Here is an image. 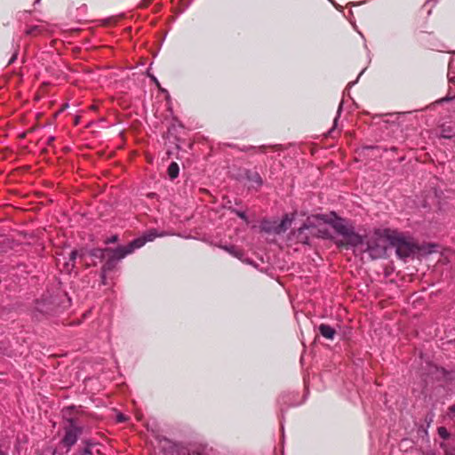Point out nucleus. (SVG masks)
Listing matches in <instances>:
<instances>
[{"label": "nucleus", "mask_w": 455, "mask_h": 455, "mask_svg": "<svg viewBox=\"0 0 455 455\" xmlns=\"http://www.w3.org/2000/svg\"><path fill=\"white\" fill-rule=\"evenodd\" d=\"M438 435H440V437H442L443 439L446 440L449 438L450 436V434L449 432L447 431V429L443 427H438Z\"/></svg>", "instance_id": "nucleus-16"}, {"label": "nucleus", "mask_w": 455, "mask_h": 455, "mask_svg": "<svg viewBox=\"0 0 455 455\" xmlns=\"http://www.w3.org/2000/svg\"><path fill=\"white\" fill-rule=\"evenodd\" d=\"M0 455H7L4 451H3L2 450H0Z\"/></svg>", "instance_id": "nucleus-26"}, {"label": "nucleus", "mask_w": 455, "mask_h": 455, "mask_svg": "<svg viewBox=\"0 0 455 455\" xmlns=\"http://www.w3.org/2000/svg\"><path fill=\"white\" fill-rule=\"evenodd\" d=\"M79 455H93V454H92V451H91L90 447H89V446H87V447H85V448L81 451V453H80Z\"/></svg>", "instance_id": "nucleus-19"}, {"label": "nucleus", "mask_w": 455, "mask_h": 455, "mask_svg": "<svg viewBox=\"0 0 455 455\" xmlns=\"http://www.w3.org/2000/svg\"><path fill=\"white\" fill-rule=\"evenodd\" d=\"M117 420H118L119 422H123V421H124V420H125V418H124V415H119V416L117 417Z\"/></svg>", "instance_id": "nucleus-24"}, {"label": "nucleus", "mask_w": 455, "mask_h": 455, "mask_svg": "<svg viewBox=\"0 0 455 455\" xmlns=\"http://www.w3.org/2000/svg\"><path fill=\"white\" fill-rule=\"evenodd\" d=\"M391 247L395 248L397 256L402 259L412 257L418 250L411 239L405 237L396 230H393Z\"/></svg>", "instance_id": "nucleus-7"}, {"label": "nucleus", "mask_w": 455, "mask_h": 455, "mask_svg": "<svg viewBox=\"0 0 455 455\" xmlns=\"http://www.w3.org/2000/svg\"><path fill=\"white\" fill-rule=\"evenodd\" d=\"M180 172V168L178 164L172 162L168 167V175L171 179H175L178 177Z\"/></svg>", "instance_id": "nucleus-14"}, {"label": "nucleus", "mask_w": 455, "mask_h": 455, "mask_svg": "<svg viewBox=\"0 0 455 455\" xmlns=\"http://www.w3.org/2000/svg\"><path fill=\"white\" fill-rule=\"evenodd\" d=\"M226 251H228L229 253L234 254L235 256H238V253L235 251V248L234 246L231 247H224Z\"/></svg>", "instance_id": "nucleus-20"}, {"label": "nucleus", "mask_w": 455, "mask_h": 455, "mask_svg": "<svg viewBox=\"0 0 455 455\" xmlns=\"http://www.w3.org/2000/svg\"><path fill=\"white\" fill-rule=\"evenodd\" d=\"M316 218L331 226L344 238L345 242L337 243L339 246L356 249L359 248V245L363 244V237L355 232V228L349 220L337 216L333 212L330 214L317 215Z\"/></svg>", "instance_id": "nucleus-2"}, {"label": "nucleus", "mask_w": 455, "mask_h": 455, "mask_svg": "<svg viewBox=\"0 0 455 455\" xmlns=\"http://www.w3.org/2000/svg\"><path fill=\"white\" fill-rule=\"evenodd\" d=\"M42 28L39 26H34L28 28L26 33L27 35H34L36 32H41Z\"/></svg>", "instance_id": "nucleus-17"}, {"label": "nucleus", "mask_w": 455, "mask_h": 455, "mask_svg": "<svg viewBox=\"0 0 455 455\" xmlns=\"http://www.w3.org/2000/svg\"><path fill=\"white\" fill-rule=\"evenodd\" d=\"M448 416L451 418V420L455 422V404L449 408Z\"/></svg>", "instance_id": "nucleus-18"}, {"label": "nucleus", "mask_w": 455, "mask_h": 455, "mask_svg": "<svg viewBox=\"0 0 455 455\" xmlns=\"http://www.w3.org/2000/svg\"><path fill=\"white\" fill-rule=\"evenodd\" d=\"M117 241V236L116 235H113L112 237L108 238L107 243H115Z\"/></svg>", "instance_id": "nucleus-22"}, {"label": "nucleus", "mask_w": 455, "mask_h": 455, "mask_svg": "<svg viewBox=\"0 0 455 455\" xmlns=\"http://www.w3.org/2000/svg\"><path fill=\"white\" fill-rule=\"evenodd\" d=\"M40 2V0H36L35 4H38Z\"/></svg>", "instance_id": "nucleus-27"}, {"label": "nucleus", "mask_w": 455, "mask_h": 455, "mask_svg": "<svg viewBox=\"0 0 455 455\" xmlns=\"http://www.w3.org/2000/svg\"><path fill=\"white\" fill-rule=\"evenodd\" d=\"M248 179L251 181L256 183L258 186H260L262 184V179L257 172H253L251 175H248Z\"/></svg>", "instance_id": "nucleus-15"}, {"label": "nucleus", "mask_w": 455, "mask_h": 455, "mask_svg": "<svg viewBox=\"0 0 455 455\" xmlns=\"http://www.w3.org/2000/svg\"><path fill=\"white\" fill-rule=\"evenodd\" d=\"M77 251H72L69 254V260L68 262H65L64 264V270L67 272H70L74 267H75V259L76 258Z\"/></svg>", "instance_id": "nucleus-12"}, {"label": "nucleus", "mask_w": 455, "mask_h": 455, "mask_svg": "<svg viewBox=\"0 0 455 455\" xmlns=\"http://www.w3.org/2000/svg\"><path fill=\"white\" fill-rule=\"evenodd\" d=\"M341 108H342V105H341V104H339V109H338V115H337V116H336V117H335V119H334V124H336V123H337V121H338V118H339V113H340V111H341Z\"/></svg>", "instance_id": "nucleus-21"}, {"label": "nucleus", "mask_w": 455, "mask_h": 455, "mask_svg": "<svg viewBox=\"0 0 455 455\" xmlns=\"http://www.w3.org/2000/svg\"><path fill=\"white\" fill-rule=\"evenodd\" d=\"M320 334L327 339H333L336 334V331L331 326L322 323L318 327Z\"/></svg>", "instance_id": "nucleus-11"}, {"label": "nucleus", "mask_w": 455, "mask_h": 455, "mask_svg": "<svg viewBox=\"0 0 455 455\" xmlns=\"http://www.w3.org/2000/svg\"><path fill=\"white\" fill-rule=\"evenodd\" d=\"M237 215H238L241 219H243V220H245V219H246V214H245V212H237Z\"/></svg>", "instance_id": "nucleus-23"}, {"label": "nucleus", "mask_w": 455, "mask_h": 455, "mask_svg": "<svg viewBox=\"0 0 455 455\" xmlns=\"http://www.w3.org/2000/svg\"><path fill=\"white\" fill-rule=\"evenodd\" d=\"M17 57V54L15 53L12 58L11 60H9V64L12 63L14 61V60L16 59Z\"/></svg>", "instance_id": "nucleus-25"}, {"label": "nucleus", "mask_w": 455, "mask_h": 455, "mask_svg": "<svg viewBox=\"0 0 455 455\" xmlns=\"http://www.w3.org/2000/svg\"><path fill=\"white\" fill-rule=\"evenodd\" d=\"M314 227V224L311 222L310 219H307V220L297 230V238L301 243H307V236H304V231L307 230Z\"/></svg>", "instance_id": "nucleus-10"}, {"label": "nucleus", "mask_w": 455, "mask_h": 455, "mask_svg": "<svg viewBox=\"0 0 455 455\" xmlns=\"http://www.w3.org/2000/svg\"><path fill=\"white\" fill-rule=\"evenodd\" d=\"M162 235V234H157L155 229H151L142 237L132 241L127 246H119L116 249L96 250L93 255L106 259L102 267V279H105L106 273L113 269L120 259L132 253L135 249L142 247L146 242L153 241L156 237Z\"/></svg>", "instance_id": "nucleus-1"}, {"label": "nucleus", "mask_w": 455, "mask_h": 455, "mask_svg": "<svg viewBox=\"0 0 455 455\" xmlns=\"http://www.w3.org/2000/svg\"><path fill=\"white\" fill-rule=\"evenodd\" d=\"M392 234L393 229H375L363 238V244L359 245V247H362L360 251L368 252L372 259L384 258L387 248L391 246Z\"/></svg>", "instance_id": "nucleus-6"}, {"label": "nucleus", "mask_w": 455, "mask_h": 455, "mask_svg": "<svg viewBox=\"0 0 455 455\" xmlns=\"http://www.w3.org/2000/svg\"><path fill=\"white\" fill-rule=\"evenodd\" d=\"M63 429L64 435L61 439V443L68 450H70L71 447L76 443L79 436L82 435L83 427L78 426L74 419H69Z\"/></svg>", "instance_id": "nucleus-8"}, {"label": "nucleus", "mask_w": 455, "mask_h": 455, "mask_svg": "<svg viewBox=\"0 0 455 455\" xmlns=\"http://www.w3.org/2000/svg\"><path fill=\"white\" fill-rule=\"evenodd\" d=\"M275 225L276 222H271L269 220H263L261 222V229L267 233H275Z\"/></svg>", "instance_id": "nucleus-13"}, {"label": "nucleus", "mask_w": 455, "mask_h": 455, "mask_svg": "<svg viewBox=\"0 0 455 455\" xmlns=\"http://www.w3.org/2000/svg\"><path fill=\"white\" fill-rule=\"evenodd\" d=\"M316 218L331 226L344 238L345 242L337 243L339 246L356 249L359 248V245L363 244V237L355 232V228L349 220L337 216L333 212L330 214L317 215Z\"/></svg>", "instance_id": "nucleus-3"}, {"label": "nucleus", "mask_w": 455, "mask_h": 455, "mask_svg": "<svg viewBox=\"0 0 455 455\" xmlns=\"http://www.w3.org/2000/svg\"><path fill=\"white\" fill-rule=\"evenodd\" d=\"M316 218L331 226L344 238L345 242L337 243L339 246L356 249L359 248V245L363 244V237L355 232V228L349 220L337 216L333 212L330 214L317 215Z\"/></svg>", "instance_id": "nucleus-5"}, {"label": "nucleus", "mask_w": 455, "mask_h": 455, "mask_svg": "<svg viewBox=\"0 0 455 455\" xmlns=\"http://www.w3.org/2000/svg\"><path fill=\"white\" fill-rule=\"evenodd\" d=\"M316 218L331 226L344 238L345 242L337 243L339 246L356 249L359 248V245L363 244V237L355 232V228L349 220L337 216L333 212L330 214L317 215Z\"/></svg>", "instance_id": "nucleus-4"}, {"label": "nucleus", "mask_w": 455, "mask_h": 455, "mask_svg": "<svg viewBox=\"0 0 455 455\" xmlns=\"http://www.w3.org/2000/svg\"><path fill=\"white\" fill-rule=\"evenodd\" d=\"M294 220V214L289 215L286 214L283 216L282 220L275 225V234L284 233L292 224Z\"/></svg>", "instance_id": "nucleus-9"}]
</instances>
